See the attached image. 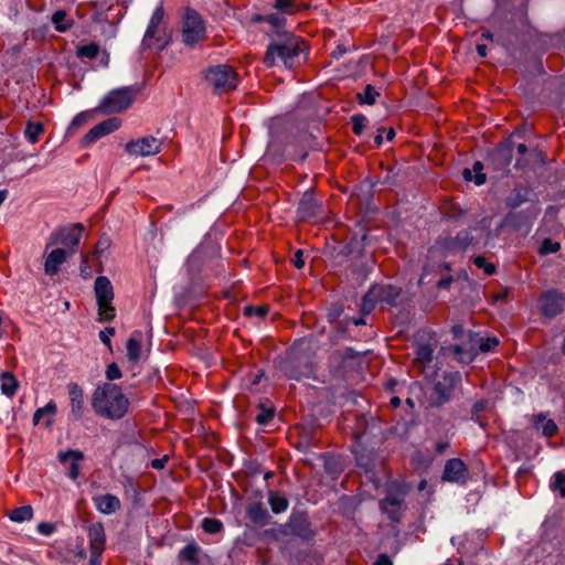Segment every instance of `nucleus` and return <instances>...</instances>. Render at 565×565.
<instances>
[{
  "mask_svg": "<svg viewBox=\"0 0 565 565\" xmlns=\"http://www.w3.org/2000/svg\"><path fill=\"white\" fill-rule=\"evenodd\" d=\"M67 391L71 401V415L74 420H79L84 413L83 388L77 383H70Z\"/></svg>",
  "mask_w": 565,
  "mask_h": 565,
  "instance_id": "23",
  "label": "nucleus"
},
{
  "mask_svg": "<svg viewBox=\"0 0 565 565\" xmlns=\"http://www.w3.org/2000/svg\"><path fill=\"white\" fill-rule=\"evenodd\" d=\"M268 503L271 511L276 514L285 512L289 507V501L276 491H269Z\"/></svg>",
  "mask_w": 565,
  "mask_h": 565,
  "instance_id": "34",
  "label": "nucleus"
},
{
  "mask_svg": "<svg viewBox=\"0 0 565 565\" xmlns=\"http://www.w3.org/2000/svg\"><path fill=\"white\" fill-rule=\"evenodd\" d=\"M478 228H467L460 231L455 237L441 236L437 241L438 247L446 253L465 252L469 247H476L479 245L481 236L473 234Z\"/></svg>",
  "mask_w": 565,
  "mask_h": 565,
  "instance_id": "10",
  "label": "nucleus"
},
{
  "mask_svg": "<svg viewBox=\"0 0 565 565\" xmlns=\"http://www.w3.org/2000/svg\"><path fill=\"white\" fill-rule=\"evenodd\" d=\"M110 246V239L106 236H103L99 238V241L96 244V253H103Z\"/></svg>",
  "mask_w": 565,
  "mask_h": 565,
  "instance_id": "58",
  "label": "nucleus"
},
{
  "mask_svg": "<svg viewBox=\"0 0 565 565\" xmlns=\"http://www.w3.org/2000/svg\"><path fill=\"white\" fill-rule=\"evenodd\" d=\"M366 121H367V119H366V117L364 115H362V114H354L351 117L353 134L356 135V136L362 135Z\"/></svg>",
  "mask_w": 565,
  "mask_h": 565,
  "instance_id": "46",
  "label": "nucleus"
},
{
  "mask_svg": "<svg viewBox=\"0 0 565 565\" xmlns=\"http://www.w3.org/2000/svg\"><path fill=\"white\" fill-rule=\"evenodd\" d=\"M416 360L422 363H429L433 360V349L429 344H420L416 349Z\"/></svg>",
  "mask_w": 565,
  "mask_h": 565,
  "instance_id": "45",
  "label": "nucleus"
},
{
  "mask_svg": "<svg viewBox=\"0 0 565 565\" xmlns=\"http://www.w3.org/2000/svg\"><path fill=\"white\" fill-rule=\"evenodd\" d=\"M38 531L43 535H51L55 531V525L49 522H42L38 525Z\"/></svg>",
  "mask_w": 565,
  "mask_h": 565,
  "instance_id": "56",
  "label": "nucleus"
},
{
  "mask_svg": "<svg viewBox=\"0 0 565 565\" xmlns=\"http://www.w3.org/2000/svg\"><path fill=\"white\" fill-rule=\"evenodd\" d=\"M404 493L388 491L385 498L380 501V508L392 522L398 523L402 519Z\"/></svg>",
  "mask_w": 565,
  "mask_h": 565,
  "instance_id": "17",
  "label": "nucleus"
},
{
  "mask_svg": "<svg viewBox=\"0 0 565 565\" xmlns=\"http://www.w3.org/2000/svg\"><path fill=\"white\" fill-rule=\"evenodd\" d=\"M115 334V329L113 327H107L99 332L100 341L111 350V341L110 337Z\"/></svg>",
  "mask_w": 565,
  "mask_h": 565,
  "instance_id": "55",
  "label": "nucleus"
},
{
  "mask_svg": "<svg viewBox=\"0 0 565 565\" xmlns=\"http://www.w3.org/2000/svg\"><path fill=\"white\" fill-rule=\"evenodd\" d=\"M541 311L546 318H555L565 309V296L556 290H548L541 297Z\"/></svg>",
  "mask_w": 565,
  "mask_h": 565,
  "instance_id": "16",
  "label": "nucleus"
},
{
  "mask_svg": "<svg viewBox=\"0 0 565 565\" xmlns=\"http://www.w3.org/2000/svg\"><path fill=\"white\" fill-rule=\"evenodd\" d=\"M402 297V289L393 285H373L362 298V311L370 313L376 303L397 306Z\"/></svg>",
  "mask_w": 565,
  "mask_h": 565,
  "instance_id": "7",
  "label": "nucleus"
},
{
  "mask_svg": "<svg viewBox=\"0 0 565 565\" xmlns=\"http://www.w3.org/2000/svg\"><path fill=\"white\" fill-rule=\"evenodd\" d=\"M44 134V126L41 122L28 121L24 129V137L31 143L39 141L40 137Z\"/></svg>",
  "mask_w": 565,
  "mask_h": 565,
  "instance_id": "36",
  "label": "nucleus"
},
{
  "mask_svg": "<svg viewBox=\"0 0 565 565\" xmlns=\"http://www.w3.org/2000/svg\"><path fill=\"white\" fill-rule=\"evenodd\" d=\"M473 264H475L478 268L483 269V271H484L488 276L493 275V274L495 273V266H494V264H492V263H488V262H487V259H486L483 256H481V255L476 256V257L473 258Z\"/></svg>",
  "mask_w": 565,
  "mask_h": 565,
  "instance_id": "49",
  "label": "nucleus"
},
{
  "mask_svg": "<svg viewBox=\"0 0 565 565\" xmlns=\"http://www.w3.org/2000/svg\"><path fill=\"white\" fill-rule=\"evenodd\" d=\"M33 516V509L31 505H23L12 510L10 519L14 522L29 521Z\"/></svg>",
  "mask_w": 565,
  "mask_h": 565,
  "instance_id": "39",
  "label": "nucleus"
},
{
  "mask_svg": "<svg viewBox=\"0 0 565 565\" xmlns=\"http://www.w3.org/2000/svg\"><path fill=\"white\" fill-rule=\"evenodd\" d=\"M255 20L259 21V22H267L268 24H270L276 30L275 34L278 31H285L282 29V25L285 24L286 19L282 15H280V14L273 13V14H267V15H264V17L258 15V17H256Z\"/></svg>",
  "mask_w": 565,
  "mask_h": 565,
  "instance_id": "37",
  "label": "nucleus"
},
{
  "mask_svg": "<svg viewBox=\"0 0 565 565\" xmlns=\"http://www.w3.org/2000/svg\"><path fill=\"white\" fill-rule=\"evenodd\" d=\"M461 383V374L458 371L445 372L434 385L431 405L440 407L448 403L455 388Z\"/></svg>",
  "mask_w": 565,
  "mask_h": 565,
  "instance_id": "11",
  "label": "nucleus"
},
{
  "mask_svg": "<svg viewBox=\"0 0 565 565\" xmlns=\"http://www.w3.org/2000/svg\"><path fill=\"white\" fill-rule=\"evenodd\" d=\"M204 83L212 88L214 94H226L236 89L238 74L234 67L227 64L212 65L202 72Z\"/></svg>",
  "mask_w": 565,
  "mask_h": 565,
  "instance_id": "5",
  "label": "nucleus"
},
{
  "mask_svg": "<svg viewBox=\"0 0 565 565\" xmlns=\"http://www.w3.org/2000/svg\"><path fill=\"white\" fill-rule=\"evenodd\" d=\"M181 41L186 47H194L207 38L206 24L195 10L188 8L181 22Z\"/></svg>",
  "mask_w": 565,
  "mask_h": 565,
  "instance_id": "6",
  "label": "nucleus"
},
{
  "mask_svg": "<svg viewBox=\"0 0 565 565\" xmlns=\"http://www.w3.org/2000/svg\"><path fill=\"white\" fill-rule=\"evenodd\" d=\"M138 94V88L125 86L110 90L100 102L98 110L104 114L121 113L129 108Z\"/></svg>",
  "mask_w": 565,
  "mask_h": 565,
  "instance_id": "8",
  "label": "nucleus"
},
{
  "mask_svg": "<svg viewBox=\"0 0 565 565\" xmlns=\"http://www.w3.org/2000/svg\"><path fill=\"white\" fill-rule=\"evenodd\" d=\"M394 170L395 168L394 167H387L386 168V175L383 178V182L386 183V184H394L395 183V173H394Z\"/></svg>",
  "mask_w": 565,
  "mask_h": 565,
  "instance_id": "59",
  "label": "nucleus"
},
{
  "mask_svg": "<svg viewBox=\"0 0 565 565\" xmlns=\"http://www.w3.org/2000/svg\"><path fill=\"white\" fill-rule=\"evenodd\" d=\"M67 252L63 248L52 249L44 260V273L49 276H54L60 271V266L67 259Z\"/></svg>",
  "mask_w": 565,
  "mask_h": 565,
  "instance_id": "24",
  "label": "nucleus"
},
{
  "mask_svg": "<svg viewBox=\"0 0 565 565\" xmlns=\"http://www.w3.org/2000/svg\"><path fill=\"white\" fill-rule=\"evenodd\" d=\"M94 291L97 302H111L114 299L113 285L106 276H98L95 279Z\"/></svg>",
  "mask_w": 565,
  "mask_h": 565,
  "instance_id": "28",
  "label": "nucleus"
},
{
  "mask_svg": "<svg viewBox=\"0 0 565 565\" xmlns=\"http://www.w3.org/2000/svg\"><path fill=\"white\" fill-rule=\"evenodd\" d=\"M287 529L290 534L303 540H311L317 534L311 526L308 514L305 512H292L289 516Z\"/></svg>",
  "mask_w": 565,
  "mask_h": 565,
  "instance_id": "13",
  "label": "nucleus"
},
{
  "mask_svg": "<svg viewBox=\"0 0 565 565\" xmlns=\"http://www.w3.org/2000/svg\"><path fill=\"white\" fill-rule=\"evenodd\" d=\"M533 426L541 430L545 437H553L558 431V427L553 419H547L543 413L533 416Z\"/></svg>",
  "mask_w": 565,
  "mask_h": 565,
  "instance_id": "30",
  "label": "nucleus"
},
{
  "mask_svg": "<svg viewBox=\"0 0 565 565\" xmlns=\"http://www.w3.org/2000/svg\"><path fill=\"white\" fill-rule=\"evenodd\" d=\"M120 126V120L116 117L108 118L96 126H94L85 136L83 139V142L85 145H89L92 142H95L99 138L117 130Z\"/></svg>",
  "mask_w": 565,
  "mask_h": 565,
  "instance_id": "20",
  "label": "nucleus"
},
{
  "mask_svg": "<svg viewBox=\"0 0 565 565\" xmlns=\"http://www.w3.org/2000/svg\"><path fill=\"white\" fill-rule=\"evenodd\" d=\"M84 231V225L81 223H76L70 226L62 227L50 236V242L46 244L45 249L49 247L60 244L65 247L71 248V253L73 254L76 252V248L79 244L82 233Z\"/></svg>",
  "mask_w": 565,
  "mask_h": 565,
  "instance_id": "12",
  "label": "nucleus"
},
{
  "mask_svg": "<svg viewBox=\"0 0 565 565\" xmlns=\"http://www.w3.org/2000/svg\"><path fill=\"white\" fill-rule=\"evenodd\" d=\"M374 565H393L392 559L386 554H380Z\"/></svg>",
  "mask_w": 565,
  "mask_h": 565,
  "instance_id": "60",
  "label": "nucleus"
},
{
  "mask_svg": "<svg viewBox=\"0 0 565 565\" xmlns=\"http://www.w3.org/2000/svg\"><path fill=\"white\" fill-rule=\"evenodd\" d=\"M89 551L94 555H103L106 545V533L102 522L93 523L87 529Z\"/></svg>",
  "mask_w": 565,
  "mask_h": 565,
  "instance_id": "19",
  "label": "nucleus"
},
{
  "mask_svg": "<svg viewBox=\"0 0 565 565\" xmlns=\"http://www.w3.org/2000/svg\"><path fill=\"white\" fill-rule=\"evenodd\" d=\"M56 412V404L51 401L44 407L38 408L33 415V425H39L42 417L47 416L45 426H50L53 422V415Z\"/></svg>",
  "mask_w": 565,
  "mask_h": 565,
  "instance_id": "33",
  "label": "nucleus"
},
{
  "mask_svg": "<svg viewBox=\"0 0 565 565\" xmlns=\"http://www.w3.org/2000/svg\"><path fill=\"white\" fill-rule=\"evenodd\" d=\"M321 204L315 199L311 192H305L299 205L298 216L301 220H316L320 215Z\"/></svg>",
  "mask_w": 565,
  "mask_h": 565,
  "instance_id": "21",
  "label": "nucleus"
},
{
  "mask_svg": "<svg viewBox=\"0 0 565 565\" xmlns=\"http://www.w3.org/2000/svg\"><path fill=\"white\" fill-rule=\"evenodd\" d=\"M99 53V46L96 43H89L77 47V56L94 60Z\"/></svg>",
  "mask_w": 565,
  "mask_h": 565,
  "instance_id": "43",
  "label": "nucleus"
},
{
  "mask_svg": "<svg viewBox=\"0 0 565 565\" xmlns=\"http://www.w3.org/2000/svg\"><path fill=\"white\" fill-rule=\"evenodd\" d=\"M167 460H168V459H167L166 457H164V458H161V459H153V460L151 461V467H152L153 469H162V468L164 467V463L167 462Z\"/></svg>",
  "mask_w": 565,
  "mask_h": 565,
  "instance_id": "63",
  "label": "nucleus"
},
{
  "mask_svg": "<svg viewBox=\"0 0 565 565\" xmlns=\"http://www.w3.org/2000/svg\"><path fill=\"white\" fill-rule=\"evenodd\" d=\"M120 377H121V371H120L119 366L115 362L110 363L106 369V379L108 381H114V380H118Z\"/></svg>",
  "mask_w": 565,
  "mask_h": 565,
  "instance_id": "54",
  "label": "nucleus"
},
{
  "mask_svg": "<svg viewBox=\"0 0 565 565\" xmlns=\"http://www.w3.org/2000/svg\"><path fill=\"white\" fill-rule=\"evenodd\" d=\"M51 20L57 32H65L73 25V21L67 19L65 10H57L54 12Z\"/></svg>",
  "mask_w": 565,
  "mask_h": 565,
  "instance_id": "35",
  "label": "nucleus"
},
{
  "mask_svg": "<svg viewBox=\"0 0 565 565\" xmlns=\"http://www.w3.org/2000/svg\"><path fill=\"white\" fill-rule=\"evenodd\" d=\"M541 213L537 202L532 203L524 210L510 211L503 220L502 225L512 227L514 231L527 235L531 232L534 221Z\"/></svg>",
  "mask_w": 565,
  "mask_h": 565,
  "instance_id": "9",
  "label": "nucleus"
},
{
  "mask_svg": "<svg viewBox=\"0 0 565 565\" xmlns=\"http://www.w3.org/2000/svg\"><path fill=\"white\" fill-rule=\"evenodd\" d=\"M268 312V307L266 306H247L244 309V315L247 317H258L260 319L265 318Z\"/></svg>",
  "mask_w": 565,
  "mask_h": 565,
  "instance_id": "51",
  "label": "nucleus"
},
{
  "mask_svg": "<svg viewBox=\"0 0 565 565\" xmlns=\"http://www.w3.org/2000/svg\"><path fill=\"white\" fill-rule=\"evenodd\" d=\"M559 248L561 244L558 242H554L551 238H544L540 246L539 253L541 255L554 254L558 252Z\"/></svg>",
  "mask_w": 565,
  "mask_h": 565,
  "instance_id": "47",
  "label": "nucleus"
},
{
  "mask_svg": "<svg viewBox=\"0 0 565 565\" xmlns=\"http://www.w3.org/2000/svg\"><path fill=\"white\" fill-rule=\"evenodd\" d=\"M84 459V454L79 450H67L65 452L58 454V460L62 463H66L68 460H71L70 470L67 472V476L72 480H76L79 476V461Z\"/></svg>",
  "mask_w": 565,
  "mask_h": 565,
  "instance_id": "27",
  "label": "nucleus"
},
{
  "mask_svg": "<svg viewBox=\"0 0 565 565\" xmlns=\"http://www.w3.org/2000/svg\"><path fill=\"white\" fill-rule=\"evenodd\" d=\"M532 194L533 191L529 186L519 184L512 190L511 194L505 198V206L515 210L526 202H532Z\"/></svg>",
  "mask_w": 565,
  "mask_h": 565,
  "instance_id": "25",
  "label": "nucleus"
},
{
  "mask_svg": "<svg viewBox=\"0 0 565 565\" xmlns=\"http://www.w3.org/2000/svg\"><path fill=\"white\" fill-rule=\"evenodd\" d=\"M202 529L209 534H216L223 530V523L218 519L205 518L202 520Z\"/></svg>",
  "mask_w": 565,
  "mask_h": 565,
  "instance_id": "44",
  "label": "nucleus"
},
{
  "mask_svg": "<svg viewBox=\"0 0 565 565\" xmlns=\"http://www.w3.org/2000/svg\"><path fill=\"white\" fill-rule=\"evenodd\" d=\"M97 306H98V321L99 322H105V321H111L116 313H115V308L114 306L111 305V302H97Z\"/></svg>",
  "mask_w": 565,
  "mask_h": 565,
  "instance_id": "41",
  "label": "nucleus"
},
{
  "mask_svg": "<svg viewBox=\"0 0 565 565\" xmlns=\"http://www.w3.org/2000/svg\"><path fill=\"white\" fill-rule=\"evenodd\" d=\"M93 502L99 513L110 515L121 509V502L115 494H99L93 497Z\"/></svg>",
  "mask_w": 565,
  "mask_h": 565,
  "instance_id": "22",
  "label": "nucleus"
},
{
  "mask_svg": "<svg viewBox=\"0 0 565 565\" xmlns=\"http://www.w3.org/2000/svg\"><path fill=\"white\" fill-rule=\"evenodd\" d=\"M246 514L249 521L257 526H265L269 523L270 515L262 502L248 504Z\"/></svg>",
  "mask_w": 565,
  "mask_h": 565,
  "instance_id": "26",
  "label": "nucleus"
},
{
  "mask_svg": "<svg viewBox=\"0 0 565 565\" xmlns=\"http://www.w3.org/2000/svg\"><path fill=\"white\" fill-rule=\"evenodd\" d=\"M171 32L164 21V10L160 4L154 9L150 18L141 41V50L160 52L171 43Z\"/></svg>",
  "mask_w": 565,
  "mask_h": 565,
  "instance_id": "4",
  "label": "nucleus"
},
{
  "mask_svg": "<svg viewBox=\"0 0 565 565\" xmlns=\"http://www.w3.org/2000/svg\"><path fill=\"white\" fill-rule=\"evenodd\" d=\"M19 387V382L12 373L3 372L0 376V390L2 394L12 397Z\"/></svg>",
  "mask_w": 565,
  "mask_h": 565,
  "instance_id": "31",
  "label": "nucleus"
},
{
  "mask_svg": "<svg viewBox=\"0 0 565 565\" xmlns=\"http://www.w3.org/2000/svg\"><path fill=\"white\" fill-rule=\"evenodd\" d=\"M451 282H452V277H446V278L440 279L437 282V286L439 288L446 289V288H448L451 285Z\"/></svg>",
  "mask_w": 565,
  "mask_h": 565,
  "instance_id": "64",
  "label": "nucleus"
},
{
  "mask_svg": "<svg viewBox=\"0 0 565 565\" xmlns=\"http://www.w3.org/2000/svg\"><path fill=\"white\" fill-rule=\"evenodd\" d=\"M274 415H275L274 408H271V407L266 408L264 406H260L259 413L256 416V422L259 425L265 426L274 418Z\"/></svg>",
  "mask_w": 565,
  "mask_h": 565,
  "instance_id": "48",
  "label": "nucleus"
},
{
  "mask_svg": "<svg viewBox=\"0 0 565 565\" xmlns=\"http://www.w3.org/2000/svg\"><path fill=\"white\" fill-rule=\"evenodd\" d=\"M301 44L300 39L292 33L278 31L273 35L263 62L267 67L281 63L285 67L292 68L299 64V56L302 52Z\"/></svg>",
  "mask_w": 565,
  "mask_h": 565,
  "instance_id": "2",
  "label": "nucleus"
},
{
  "mask_svg": "<svg viewBox=\"0 0 565 565\" xmlns=\"http://www.w3.org/2000/svg\"><path fill=\"white\" fill-rule=\"evenodd\" d=\"M88 115L86 113H81L75 116V118L72 121L73 126H81L85 120L87 119Z\"/></svg>",
  "mask_w": 565,
  "mask_h": 565,
  "instance_id": "62",
  "label": "nucleus"
},
{
  "mask_svg": "<svg viewBox=\"0 0 565 565\" xmlns=\"http://www.w3.org/2000/svg\"><path fill=\"white\" fill-rule=\"evenodd\" d=\"M483 164L480 161H476L472 169H465L462 172L466 181H473L477 185H482L486 182V174L482 172Z\"/></svg>",
  "mask_w": 565,
  "mask_h": 565,
  "instance_id": "32",
  "label": "nucleus"
},
{
  "mask_svg": "<svg viewBox=\"0 0 565 565\" xmlns=\"http://www.w3.org/2000/svg\"><path fill=\"white\" fill-rule=\"evenodd\" d=\"M200 547L196 543L192 542L186 544L179 553L180 558L188 561L192 564L198 563Z\"/></svg>",
  "mask_w": 565,
  "mask_h": 565,
  "instance_id": "38",
  "label": "nucleus"
},
{
  "mask_svg": "<svg viewBox=\"0 0 565 565\" xmlns=\"http://www.w3.org/2000/svg\"><path fill=\"white\" fill-rule=\"evenodd\" d=\"M275 8L281 13L292 14L297 11L294 0H276Z\"/></svg>",
  "mask_w": 565,
  "mask_h": 565,
  "instance_id": "50",
  "label": "nucleus"
},
{
  "mask_svg": "<svg viewBox=\"0 0 565 565\" xmlns=\"http://www.w3.org/2000/svg\"><path fill=\"white\" fill-rule=\"evenodd\" d=\"M513 157V142L511 140H507L504 142L499 143L489 154V162L493 167L494 170L503 171L505 170Z\"/></svg>",
  "mask_w": 565,
  "mask_h": 565,
  "instance_id": "18",
  "label": "nucleus"
},
{
  "mask_svg": "<svg viewBox=\"0 0 565 565\" xmlns=\"http://www.w3.org/2000/svg\"><path fill=\"white\" fill-rule=\"evenodd\" d=\"M487 403L484 401H478L472 406V415H477L486 409Z\"/></svg>",
  "mask_w": 565,
  "mask_h": 565,
  "instance_id": "61",
  "label": "nucleus"
},
{
  "mask_svg": "<svg viewBox=\"0 0 565 565\" xmlns=\"http://www.w3.org/2000/svg\"><path fill=\"white\" fill-rule=\"evenodd\" d=\"M317 343L311 338L297 340L288 350L281 371L296 381L310 379L316 370Z\"/></svg>",
  "mask_w": 565,
  "mask_h": 565,
  "instance_id": "1",
  "label": "nucleus"
},
{
  "mask_svg": "<svg viewBox=\"0 0 565 565\" xmlns=\"http://www.w3.org/2000/svg\"><path fill=\"white\" fill-rule=\"evenodd\" d=\"M452 352L456 359L462 363H470L476 356V351L472 348L466 349L462 345H455Z\"/></svg>",
  "mask_w": 565,
  "mask_h": 565,
  "instance_id": "40",
  "label": "nucleus"
},
{
  "mask_svg": "<svg viewBox=\"0 0 565 565\" xmlns=\"http://www.w3.org/2000/svg\"><path fill=\"white\" fill-rule=\"evenodd\" d=\"M441 478L447 482L465 484L469 480L468 467L460 458H451L446 461Z\"/></svg>",
  "mask_w": 565,
  "mask_h": 565,
  "instance_id": "15",
  "label": "nucleus"
},
{
  "mask_svg": "<svg viewBox=\"0 0 565 565\" xmlns=\"http://www.w3.org/2000/svg\"><path fill=\"white\" fill-rule=\"evenodd\" d=\"M554 483L552 484V488L554 490L559 491L561 495L565 498V475L561 471L556 472L554 475Z\"/></svg>",
  "mask_w": 565,
  "mask_h": 565,
  "instance_id": "53",
  "label": "nucleus"
},
{
  "mask_svg": "<svg viewBox=\"0 0 565 565\" xmlns=\"http://www.w3.org/2000/svg\"><path fill=\"white\" fill-rule=\"evenodd\" d=\"M129 404L121 387L113 383L97 386L92 396L95 413L111 420L121 419L128 413Z\"/></svg>",
  "mask_w": 565,
  "mask_h": 565,
  "instance_id": "3",
  "label": "nucleus"
},
{
  "mask_svg": "<svg viewBox=\"0 0 565 565\" xmlns=\"http://www.w3.org/2000/svg\"><path fill=\"white\" fill-rule=\"evenodd\" d=\"M479 350L483 353L493 350L499 344V340L495 337L486 339L481 338L479 339Z\"/></svg>",
  "mask_w": 565,
  "mask_h": 565,
  "instance_id": "52",
  "label": "nucleus"
},
{
  "mask_svg": "<svg viewBox=\"0 0 565 565\" xmlns=\"http://www.w3.org/2000/svg\"><path fill=\"white\" fill-rule=\"evenodd\" d=\"M142 335L143 334L140 330H136L127 340V358L130 362L137 363L141 358Z\"/></svg>",
  "mask_w": 565,
  "mask_h": 565,
  "instance_id": "29",
  "label": "nucleus"
},
{
  "mask_svg": "<svg viewBox=\"0 0 565 565\" xmlns=\"http://www.w3.org/2000/svg\"><path fill=\"white\" fill-rule=\"evenodd\" d=\"M291 263L298 269H300L305 266L303 253L301 249H298L295 253L294 257L291 258Z\"/></svg>",
  "mask_w": 565,
  "mask_h": 565,
  "instance_id": "57",
  "label": "nucleus"
},
{
  "mask_svg": "<svg viewBox=\"0 0 565 565\" xmlns=\"http://www.w3.org/2000/svg\"><path fill=\"white\" fill-rule=\"evenodd\" d=\"M162 142L152 137H143L141 139L131 140L126 143L125 150L131 156H153L160 152Z\"/></svg>",
  "mask_w": 565,
  "mask_h": 565,
  "instance_id": "14",
  "label": "nucleus"
},
{
  "mask_svg": "<svg viewBox=\"0 0 565 565\" xmlns=\"http://www.w3.org/2000/svg\"><path fill=\"white\" fill-rule=\"evenodd\" d=\"M379 93L372 85H366L362 93L358 94V99L361 104L373 105L376 102Z\"/></svg>",
  "mask_w": 565,
  "mask_h": 565,
  "instance_id": "42",
  "label": "nucleus"
}]
</instances>
